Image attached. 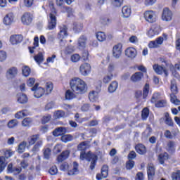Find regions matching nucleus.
I'll return each instance as SVG.
<instances>
[{"instance_id": "f257e3e1", "label": "nucleus", "mask_w": 180, "mask_h": 180, "mask_svg": "<svg viewBox=\"0 0 180 180\" xmlns=\"http://www.w3.org/2000/svg\"><path fill=\"white\" fill-rule=\"evenodd\" d=\"M70 88L72 89L67 90L65 92V98L67 101H71L77 98L75 94H85L86 92V84L84 80L78 77H75L70 80ZM75 92V94L74 93Z\"/></svg>"}, {"instance_id": "f03ea898", "label": "nucleus", "mask_w": 180, "mask_h": 180, "mask_svg": "<svg viewBox=\"0 0 180 180\" xmlns=\"http://www.w3.org/2000/svg\"><path fill=\"white\" fill-rule=\"evenodd\" d=\"M60 170L66 172L70 176L77 174L78 172V165L77 162H73L72 169H70V165L67 162L63 163L60 166Z\"/></svg>"}, {"instance_id": "7ed1b4c3", "label": "nucleus", "mask_w": 180, "mask_h": 180, "mask_svg": "<svg viewBox=\"0 0 180 180\" xmlns=\"http://www.w3.org/2000/svg\"><path fill=\"white\" fill-rule=\"evenodd\" d=\"M37 142L36 145L33 146L32 151H38L43 144V141L38 135H32L28 139V143L30 146L34 145Z\"/></svg>"}, {"instance_id": "20e7f679", "label": "nucleus", "mask_w": 180, "mask_h": 180, "mask_svg": "<svg viewBox=\"0 0 180 180\" xmlns=\"http://www.w3.org/2000/svg\"><path fill=\"white\" fill-rule=\"evenodd\" d=\"M80 160H86L89 162H91L90 168L92 170L95 168L97 161V156L95 154H91L90 152L87 153H84L83 152H82V153H80Z\"/></svg>"}, {"instance_id": "39448f33", "label": "nucleus", "mask_w": 180, "mask_h": 180, "mask_svg": "<svg viewBox=\"0 0 180 180\" xmlns=\"http://www.w3.org/2000/svg\"><path fill=\"white\" fill-rule=\"evenodd\" d=\"M50 8H52V11L50 13V18L48 24V29L49 30H53V29H55L57 25V18H56V15H55L56 8H54V6H53V4H51Z\"/></svg>"}, {"instance_id": "423d86ee", "label": "nucleus", "mask_w": 180, "mask_h": 180, "mask_svg": "<svg viewBox=\"0 0 180 180\" xmlns=\"http://www.w3.org/2000/svg\"><path fill=\"white\" fill-rule=\"evenodd\" d=\"M21 22L24 26H30L33 22V14L24 13L21 16Z\"/></svg>"}, {"instance_id": "0eeeda50", "label": "nucleus", "mask_w": 180, "mask_h": 180, "mask_svg": "<svg viewBox=\"0 0 180 180\" xmlns=\"http://www.w3.org/2000/svg\"><path fill=\"white\" fill-rule=\"evenodd\" d=\"M144 18L149 23H154V22H156L157 20V15L153 11H146L144 13Z\"/></svg>"}, {"instance_id": "6e6552de", "label": "nucleus", "mask_w": 180, "mask_h": 180, "mask_svg": "<svg viewBox=\"0 0 180 180\" xmlns=\"http://www.w3.org/2000/svg\"><path fill=\"white\" fill-rule=\"evenodd\" d=\"M39 84H36L34 87L31 89L32 91H34V98H41L42 96L44 95L45 91L42 87H38Z\"/></svg>"}, {"instance_id": "1a4fd4ad", "label": "nucleus", "mask_w": 180, "mask_h": 180, "mask_svg": "<svg viewBox=\"0 0 180 180\" xmlns=\"http://www.w3.org/2000/svg\"><path fill=\"white\" fill-rule=\"evenodd\" d=\"M123 45L119 43L115 44L112 48V56L115 58H120V56H122V49Z\"/></svg>"}, {"instance_id": "9d476101", "label": "nucleus", "mask_w": 180, "mask_h": 180, "mask_svg": "<svg viewBox=\"0 0 180 180\" xmlns=\"http://www.w3.org/2000/svg\"><path fill=\"white\" fill-rule=\"evenodd\" d=\"M164 42V38L162 37H160L156 39L155 41H151L148 44L149 49H157V47H160L161 44Z\"/></svg>"}, {"instance_id": "9b49d317", "label": "nucleus", "mask_w": 180, "mask_h": 180, "mask_svg": "<svg viewBox=\"0 0 180 180\" xmlns=\"http://www.w3.org/2000/svg\"><path fill=\"white\" fill-rule=\"evenodd\" d=\"M68 28L65 25H62L60 27V32L58 34V38L60 41H63V39H65L68 36Z\"/></svg>"}, {"instance_id": "f8f14e48", "label": "nucleus", "mask_w": 180, "mask_h": 180, "mask_svg": "<svg viewBox=\"0 0 180 180\" xmlns=\"http://www.w3.org/2000/svg\"><path fill=\"white\" fill-rule=\"evenodd\" d=\"M18 68L16 67H11L8 69L6 72V77L8 79H13L15 77L18 76Z\"/></svg>"}, {"instance_id": "ddd939ff", "label": "nucleus", "mask_w": 180, "mask_h": 180, "mask_svg": "<svg viewBox=\"0 0 180 180\" xmlns=\"http://www.w3.org/2000/svg\"><path fill=\"white\" fill-rule=\"evenodd\" d=\"M79 72L82 75L86 76L91 72V65L89 63H84L79 67Z\"/></svg>"}, {"instance_id": "4468645a", "label": "nucleus", "mask_w": 180, "mask_h": 180, "mask_svg": "<svg viewBox=\"0 0 180 180\" xmlns=\"http://www.w3.org/2000/svg\"><path fill=\"white\" fill-rule=\"evenodd\" d=\"M153 70L158 75H161L164 72L165 77H168V70L165 68L158 65V64L153 65Z\"/></svg>"}, {"instance_id": "2eb2a0df", "label": "nucleus", "mask_w": 180, "mask_h": 180, "mask_svg": "<svg viewBox=\"0 0 180 180\" xmlns=\"http://www.w3.org/2000/svg\"><path fill=\"white\" fill-rule=\"evenodd\" d=\"M162 19L165 22L172 20V12L167 8H165L162 12Z\"/></svg>"}, {"instance_id": "dca6fc26", "label": "nucleus", "mask_w": 180, "mask_h": 180, "mask_svg": "<svg viewBox=\"0 0 180 180\" xmlns=\"http://www.w3.org/2000/svg\"><path fill=\"white\" fill-rule=\"evenodd\" d=\"M15 19V15L12 13H9L5 15L3 20V23L6 25V26H11L12 23H13V20Z\"/></svg>"}, {"instance_id": "f3484780", "label": "nucleus", "mask_w": 180, "mask_h": 180, "mask_svg": "<svg viewBox=\"0 0 180 180\" xmlns=\"http://www.w3.org/2000/svg\"><path fill=\"white\" fill-rule=\"evenodd\" d=\"M108 176V166L103 165L101 168V174H98L96 176V179L101 180L103 179H106Z\"/></svg>"}, {"instance_id": "a211bd4d", "label": "nucleus", "mask_w": 180, "mask_h": 180, "mask_svg": "<svg viewBox=\"0 0 180 180\" xmlns=\"http://www.w3.org/2000/svg\"><path fill=\"white\" fill-rule=\"evenodd\" d=\"M125 56L129 58H136L137 56V50L133 47L127 48L125 50Z\"/></svg>"}, {"instance_id": "6ab92c4d", "label": "nucleus", "mask_w": 180, "mask_h": 180, "mask_svg": "<svg viewBox=\"0 0 180 180\" xmlns=\"http://www.w3.org/2000/svg\"><path fill=\"white\" fill-rule=\"evenodd\" d=\"M29 98L25 94L19 93L17 94V102L20 103L21 105H25V103H27Z\"/></svg>"}, {"instance_id": "aec40b11", "label": "nucleus", "mask_w": 180, "mask_h": 180, "mask_svg": "<svg viewBox=\"0 0 180 180\" xmlns=\"http://www.w3.org/2000/svg\"><path fill=\"white\" fill-rule=\"evenodd\" d=\"M147 174H148V179L149 180H153V176H155V167L153 164L148 165L147 167Z\"/></svg>"}, {"instance_id": "412c9836", "label": "nucleus", "mask_w": 180, "mask_h": 180, "mask_svg": "<svg viewBox=\"0 0 180 180\" xmlns=\"http://www.w3.org/2000/svg\"><path fill=\"white\" fill-rule=\"evenodd\" d=\"M158 33H160V27L158 25H153L148 32V36L153 37V36H157Z\"/></svg>"}, {"instance_id": "4be33fe9", "label": "nucleus", "mask_w": 180, "mask_h": 180, "mask_svg": "<svg viewBox=\"0 0 180 180\" xmlns=\"http://www.w3.org/2000/svg\"><path fill=\"white\" fill-rule=\"evenodd\" d=\"M22 40H23V38L20 35H12L10 37V42L13 45L18 44Z\"/></svg>"}, {"instance_id": "5701e85b", "label": "nucleus", "mask_w": 180, "mask_h": 180, "mask_svg": "<svg viewBox=\"0 0 180 180\" xmlns=\"http://www.w3.org/2000/svg\"><path fill=\"white\" fill-rule=\"evenodd\" d=\"M143 72H136L131 75V81H132V82H139L141 81V79L143 78Z\"/></svg>"}, {"instance_id": "b1692460", "label": "nucleus", "mask_w": 180, "mask_h": 180, "mask_svg": "<svg viewBox=\"0 0 180 180\" xmlns=\"http://www.w3.org/2000/svg\"><path fill=\"white\" fill-rule=\"evenodd\" d=\"M122 17L126 18H130V15H131V8L127 6H124L122 7Z\"/></svg>"}, {"instance_id": "393cba45", "label": "nucleus", "mask_w": 180, "mask_h": 180, "mask_svg": "<svg viewBox=\"0 0 180 180\" xmlns=\"http://www.w3.org/2000/svg\"><path fill=\"white\" fill-rule=\"evenodd\" d=\"M70 155V151L65 150L63 153H60V155L58 156L57 160L58 162H63L64 160H67Z\"/></svg>"}, {"instance_id": "a878e982", "label": "nucleus", "mask_w": 180, "mask_h": 180, "mask_svg": "<svg viewBox=\"0 0 180 180\" xmlns=\"http://www.w3.org/2000/svg\"><path fill=\"white\" fill-rule=\"evenodd\" d=\"M119 86V83L116 81H113L110 83V84L108 86V92L110 94H113V92H116V90L117 89V87Z\"/></svg>"}, {"instance_id": "bb28decb", "label": "nucleus", "mask_w": 180, "mask_h": 180, "mask_svg": "<svg viewBox=\"0 0 180 180\" xmlns=\"http://www.w3.org/2000/svg\"><path fill=\"white\" fill-rule=\"evenodd\" d=\"M169 159V155L167 152L160 153L158 158V161L160 164L163 165L165 161Z\"/></svg>"}, {"instance_id": "cd10ccee", "label": "nucleus", "mask_w": 180, "mask_h": 180, "mask_svg": "<svg viewBox=\"0 0 180 180\" xmlns=\"http://www.w3.org/2000/svg\"><path fill=\"white\" fill-rule=\"evenodd\" d=\"M27 141H22L19 143L18 147V153L20 154H22L25 152V150H26V147H27Z\"/></svg>"}, {"instance_id": "c85d7f7f", "label": "nucleus", "mask_w": 180, "mask_h": 180, "mask_svg": "<svg viewBox=\"0 0 180 180\" xmlns=\"http://www.w3.org/2000/svg\"><path fill=\"white\" fill-rule=\"evenodd\" d=\"M65 131H67V129L64 127L56 128L55 130H53V135L56 137H58L62 135Z\"/></svg>"}, {"instance_id": "c756f323", "label": "nucleus", "mask_w": 180, "mask_h": 180, "mask_svg": "<svg viewBox=\"0 0 180 180\" xmlns=\"http://www.w3.org/2000/svg\"><path fill=\"white\" fill-rule=\"evenodd\" d=\"M136 150L139 155H144L147 152L146 147L142 144H138L136 146Z\"/></svg>"}, {"instance_id": "7c9ffc66", "label": "nucleus", "mask_w": 180, "mask_h": 180, "mask_svg": "<svg viewBox=\"0 0 180 180\" xmlns=\"http://www.w3.org/2000/svg\"><path fill=\"white\" fill-rule=\"evenodd\" d=\"M62 141L65 143L72 141L74 139V136L71 134H64L62 136L61 139Z\"/></svg>"}, {"instance_id": "2f4dec72", "label": "nucleus", "mask_w": 180, "mask_h": 180, "mask_svg": "<svg viewBox=\"0 0 180 180\" xmlns=\"http://www.w3.org/2000/svg\"><path fill=\"white\" fill-rule=\"evenodd\" d=\"M96 37L98 41H101V43L105 41L106 40V34H105V32H98L96 34Z\"/></svg>"}, {"instance_id": "473e14b6", "label": "nucleus", "mask_w": 180, "mask_h": 180, "mask_svg": "<svg viewBox=\"0 0 180 180\" xmlns=\"http://www.w3.org/2000/svg\"><path fill=\"white\" fill-rule=\"evenodd\" d=\"M83 27H84V26L82 25V24H81L79 22H75L73 23V30L76 33H79V32H81V30H82Z\"/></svg>"}, {"instance_id": "72a5a7b5", "label": "nucleus", "mask_w": 180, "mask_h": 180, "mask_svg": "<svg viewBox=\"0 0 180 180\" xmlns=\"http://www.w3.org/2000/svg\"><path fill=\"white\" fill-rule=\"evenodd\" d=\"M89 99L91 101V102H95L98 101V92L95 91L90 92L89 94Z\"/></svg>"}, {"instance_id": "f704fd0d", "label": "nucleus", "mask_w": 180, "mask_h": 180, "mask_svg": "<svg viewBox=\"0 0 180 180\" xmlns=\"http://www.w3.org/2000/svg\"><path fill=\"white\" fill-rule=\"evenodd\" d=\"M7 163L5 158L1 156L0 157V173H1L4 169L6 167Z\"/></svg>"}, {"instance_id": "c9c22d12", "label": "nucleus", "mask_w": 180, "mask_h": 180, "mask_svg": "<svg viewBox=\"0 0 180 180\" xmlns=\"http://www.w3.org/2000/svg\"><path fill=\"white\" fill-rule=\"evenodd\" d=\"M166 150L169 152H172L175 150V143L174 141H170L167 142Z\"/></svg>"}, {"instance_id": "e433bc0d", "label": "nucleus", "mask_w": 180, "mask_h": 180, "mask_svg": "<svg viewBox=\"0 0 180 180\" xmlns=\"http://www.w3.org/2000/svg\"><path fill=\"white\" fill-rule=\"evenodd\" d=\"M22 75H24V77H29V75H30L31 70L30 68H29V66H22Z\"/></svg>"}, {"instance_id": "4c0bfd02", "label": "nucleus", "mask_w": 180, "mask_h": 180, "mask_svg": "<svg viewBox=\"0 0 180 180\" xmlns=\"http://www.w3.org/2000/svg\"><path fill=\"white\" fill-rule=\"evenodd\" d=\"M176 94H170V101L174 105H180V101L176 98Z\"/></svg>"}, {"instance_id": "58836bf2", "label": "nucleus", "mask_w": 180, "mask_h": 180, "mask_svg": "<svg viewBox=\"0 0 180 180\" xmlns=\"http://www.w3.org/2000/svg\"><path fill=\"white\" fill-rule=\"evenodd\" d=\"M35 61L37 63V64H41L43 63L44 58L43 57V53H39L37 56L34 57Z\"/></svg>"}, {"instance_id": "ea45409f", "label": "nucleus", "mask_w": 180, "mask_h": 180, "mask_svg": "<svg viewBox=\"0 0 180 180\" xmlns=\"http://www.w3.org/2000/svg\"><path fill=\"white\" fill-rule=\"evenodd\" d=\"M148 92H150V84L146 83L143 87V99H146V98H147V96H148Z\"/></svg>"}, {"instance_id": "a19ab883", "label": "nucleus", "mask_w": 180, "mask_h": 180, "mask_svg": "<svg viewBox=\"0 0 180 180\" xmlns=\"http://www.w3.org/2000/svg\"><path fill=\"white\" fill-rule=\"evenodd\" d=\"M85 43H86V38L84 36L80 37L78 40L79 46L82 48L85 47Z\"/></svg>"}, {"instance_id": "79ce46f5", "label": "nucleus", "mask_w": 180, "mask_h": 180, "mask_svg": "<svg viewBox=\"0 0 180 180\" xmlns=\"http://www.w3.org/2000/svg\"><path fill=\"white\" fill-rule=\"evenodd\" d=\"M123 4V0H111V5L115 8H119V6H122Z\"/></svg>"}, {"instance_id": "37998d69", "label": "nucleus", "mask_w": 180, "mask_h": 180, "mask_svg": "<svg viewBox=\"0 0 180 180\" xmlns=\"http://www.w3.org/2000/svg\"><path fill=\"white\" fill-rule=\"evenodd\" d=\"M170 89L172 94H178V87L176 86V83H175V82H171Z\"/></svg>"}, {"instance_id": "c03bdc74", "label": "nucleus", "mask_w": 180, "mask_h": 180, "mask_svg": "<svg viewBox=\"0 0 180 180\" xmlns=\"http://www.w3.org/2000/svg\"><path fill=\"white\" fill-rule=\"evenodd\" d=\"M165 122L167 126H174V122H172V120L169 114H166L165 117Z\"/></svg>"}, {"instance_id": "a18cd8bd", "label": "nucleus", "mask_w": 180, "mask_h": 180, "mask_svg": "<svg viewBox=\"0 0 180 180\" xmlns=\"http://www.w3.org/2000/svg\"><path fill=\"white\" fill-rule=\"evenodd\" d=\"M156 108H164L167 106V100H160L155 103Z\"/></svg>"}, {"instance_id": "49530a36", "label": "nucleus", "mask_w": 180, "mask_h": 180, "mask_svg": "<svg viewBox=\"0 0 180 180\" xmlns=\"http://www.w3.org/2000/svg\"><path fill=\"white\" fill-rule=\"evenodd\" d=\"M70 60H71L72 63H78V61H79V60H81V56H79V55L75 53V54L72 55Z\"/></svg>"}, {"instance_id": "de8ad7c7", "label": "nucleus", "mask_w": 180, "mask_h": 180, "mask_svg": "<svg viewBox=\"0 0 180 180\" xmlns=\"http://www.w3.org/2000/svg\"><path fill=\"white\" fill-rule=\"evenodd\" d=\"M17 125H18V122L15 120H12L8 123H7V127H8L9 129H13Z\"/></svg>"}, {"instance_id": "09e8293b", "label": "nucleus", "mask_w": 180, "mask_h": 180, "mask_svg": "<svg viewBox=\"0 0 180 180\" xmlns=\"http://www.w3.org/2000/svg\"><path fill=\"white\" fill-rule=\"evenodd\" d=\"M161 98V94L160 93H155L153 94L152 98H151V102L152 103H155L156 101H158Z\"/></svg>"}, {"instance_id": "8fccbe9b", "label": "nucleus", "mask_w": 180, "mask_h": 180, "mask_svg": "<svg viewBox=\"0 0 180 180\" xmlns=\"http://www.w3.org/2000/svg\"><path fill=\"white\" fill-rule=\"evenodd\" d=\"M112 78H113V75H112V73L107 75L106 76H105L103 77V82L104 84H108V82H110V81H112Z\"/></svg>"}, {"instance_id": "3c124183", "label": "nucleus", "mask_w": 180, "mask_h": 180, "mask_svg": "<svg viewBox=\"0 0 180 180\" xmlns=\"http://www.w3.org/2000/svg\"><path fill=\"white\" fill-rule=\"evenodd\" d=\"M31 124H32V120L29 117L24 119L22 122V125L23 127H30Z\"/></svg>"}, {"instance_id": "603ef678", "label": "nucleus", "mask_w": 180, "mask_h": 180, "mask_svg": "<svg viewBox=\"0 0 180 180\" xmlns=\"http://www.w3.org/2000/svg\"><path fill=\"white\" fill-rule=\"evenodd\" d=\"M46 95H49V94H51V91H53V83H46Z\"/></svg>"}, {"instance_id": "864d4df0", "label": "nucleus", "mask_w": 180, "mask_h": 180, "mask_svg": "<svg viewBox=\"0 0 180 180\" xmlns=\"http://www.w3.org/2000/svg\"><path fill=\"white\" fill-rule=\"evenodd\" d=\"M23 2L26 8H31L33 6L34 0H23Z\"/></svg>"}, {"instance_id": "5fc2aeb1", "label": "nucleus", "mask_w": 180, "mask_h": 180, "mask_svg": "<svg viewBox=\"0 0 180 180\" xmlns=\"http://www.w3.org/2000/svg\"><path fill=\"white\" fill-rule=\"evenodd\" d=\"M51 155V149L49 148H46L44 150V156L46 159H49Z\"/></svg>"}, {"instance_id": "6e6d98bb", "label": "nucleus", "mask_w": 180, "mask_h": 180, "mask_svg": "<svg viewBox=\"0 0 180 180\" xmlns=\"http://www.w3.org/2000/svg\"><path fill=\"white\" fill-rule=\"evenodd\" d=\"M88 148L87 146V143L85 142H82V143H80L78 146H77V149L79 150H86Z\"/></svg>"}, {"instance_id": "4d7b16f0", "label": "nucleus", "mask_w": 180, "mask_h": 180, "mask_svg": "<svg viewBox=\"0 0 180 180\" xmlns=\"http://www.w3.org/2000/svg\"><path fill=\"white\" fill-rule=\"evenodd\" d=\"M62 150V146L60 144H57L54 148H53V153L58 154L60 153Z\"/></svg>"}, {"instance_id": "13d9d810", "label": "nucleus", "mask_w": 180, "mask_h": 180, "mask_svg": "<svg viewBox=\"0 0 180 180\" xmlns=\"http://www.w3.org/2000/svg\"><path fill=\"white\" fill-rule=\"evenodd\" d=\"M12 155H13V152H12L11 149H8L4 151V156L6 159H8Z\"/></svg>"}, {"instance_id": "bf43d9fd", "label": "nucleus", "mask_w": 180, "mask_h": 180, "mask_svg": "<svg viewBox=\"0 0 180 180\" xmlns=\"http://www.w3.org/2000/svg\"><path fill=\"white\" fill-rule=\"evenodd\" d=\"M134 167V161L133 160H129L127 162L126 164V168L127 169H131Z\"/></svg>"}, {"instance_id": "052dcab7", "label": "nucleus", "mask_w": 180, "mask_h": 180, "mask_svg": "<svg viewBox=\"0 0 180 180\" xmlns=\"http://www.w3.org/2000/svg\"><path fill=\"white\" fill-rule=\"evenodd\" d=\"M172 179L173 180H180V171H177L172 174Z\"/></svg>"}, {"instance_id": "680f3d73", "label": "nucleus", "mask_w": 180, "mask_h": 180, "mask_svg": "<svg viewBox=\"0 0 180 180\" xmlns=\"http://www.w3.org/2000/svg\"><path fill=\"white\" fill-rule=\"evenodd\" d=\"M101 23H102V25H109V23H110V19L109 18H101Z\"/></svg>"}, {"instance_id": "e2e57ef3", "label": "nucleus", "mask_w": 180, "mask_h": 180, "mask_svg": "<svg viewBox=\"0 0 180 180\" xmlns=\"http://www.w3.org/2000/svg\"><path fill=\"white\" fill-rule=\"evenodd\" d=\"M6 60V52L5 51H0V61H5Z\"/></svg>"}, {"instance_id": "0e129e2a", "label": "nucleus", "mask_w": 180, "mask_h": 180, "mask_svg": "<svg viewBox=\"0 0 180 180\" xmlns=\"http://www.w3.org/2000/svg\"><path fill=\"white\" fill-rule=\"evenodd\" d=\"M57 173H58V169L56 166H53L49 169V174H51V175H56Z\"/></svg>"}, {"instance_id": "69168bd1", "label": "nucleus", "mask_w": 180, "mask_h": 180, "mask_svg": "<svg viewBox=\"0 0 180 180\" xmlns=\"http://www.w3.org/2000/svg\"><path fill=\"white\" fill-rule=\"evenodd\" d=\"M155 2H157V0H145L144 4L146 6H152Z\"/></svg>"}, {"instance_id": "338daca9", "label": "nucleus", "mask_w": 180, "mask_h": 180, "mask_svg": "<svg viewBox=\"0 0 180 180\" xmlns=\"http://www.w3.org/2000/svg\"><path fill=\"white\" fill-rule=\"evenodd\" d=\"M75 50L74 46H68L65 49V53L66 54H71V53H74Z\"/></svg>"}, {"instance_id": "774afa93", "label": "nucleus", "mask_w": 180, "mask_h": 180, "mask_svg": "<svg viewBox=\"0 0 180 180\" xmlns=\"http://www.w3.org/2000/svg\"><path fill=\"white\" fill-rule=\"evenodd\" d=\"M143 174L142 172H138L136 176V180H143Z\"/></svg>"}]
</instances>
